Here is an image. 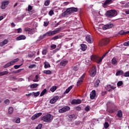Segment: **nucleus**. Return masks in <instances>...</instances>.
Listing matches in <instances>:
<instances>
[{
  "instance_id": "f257e3e1",
  "label": "nucleus",
  "mask_w": 129,
  "mask_h": 129,
  "mask_svg": "<svg viewBox=\"0 0 129 129\" xmlns=\"http://www.w3.org/2000/svg\"><path fill=\"white\" fill-rule=\"evenodd\" d=\"M78 11V9L77 8L72 7L70 8H68L67 10L62 13L61 14L62 17L65 18V17H68L70 15L73 14V13H76V12Z\"/></svg>"
},
{
  "instance_id": "f03ea898",
  "label": "nucleus",
  "mask_w": 129,
  "mask_h": 129,
  "mask_svg": "<svg viewBox=\"0 0 129 129\" xmlns=\"http://www.w3.org/2000/svg\"><path fill=\"white\" fill-rule=\"evenodd\" d=\"M106 16L109 17V18H113V17H116L117 16V12L114 10H109L106 12Z\"/></svg>"
},
{
  "instance_id": "7ed1b4c3",
  "label": "nucleus",
  "mask_w": 129,
  "mask_h": 129,
  "mask_svg": "<svg viewBox=\"0 0 129 129\" xmlns=\"http://www.w3.org/2000/svg\"><path fill=\"white\" fill-rule=\"evenodd\" d=\"M42 120L45 121V122H50V121H52L53 119V116L50 114H47L44 116H43L41 118Z\"/></svg>"
},
{
  "instance_id": "20e7f679",
  "label": "nucleus",
  "mask_w": 129,
  "mask_h": 129,
  "mask_svg": "<svg viewBox=\"0 0 129 129\" xmlns=\"http://www.w3.org/2000/svg\"><path fill=\"white\" fill-rule=\"evenodd\" d=\"M96 75V67L93 66L91 71L90 72V76L91 77H94Z\"/></svg>"
},
{
  "instance_id": "39448f33",
  "label": "nucleus",
  "mask_w": 129,
  "mask_h": 129,
  "mask_svg": "<svg viewBox=\"0 0 129 129\" xmlns=\"http://www.w3.org/2000/svg\"><path fill=\"white\" fill-rule=\"evenodd\" d=\"M86 74H84L79 79V80L77 82V86H79L81 84H82L83 82V80H84V78H85Z\"/></svg>"
},
{
  "instance_id": "423d86ee",
  "label": "nucleus",
  "mask_w": 129,
  "mask_h": 129,
  "mask_svg": "<svg viewBox=\"0 0 129 129\" xmlns=\"http://www.w3.org/2000/svg\"><path fill=\"white\" fill-rule=\"evenodd\" d=\"M109 39L104 38L99 42V46H103V45H106V44H107V43H109Z\"/></svg>"
},
{
  "instance_id": "0eeeda50",
  "label": "nucleus",
  "mask_w": 129,
  "mask_h": 129,
  "mask_svg": "<svg viewBox=\"0 0 129 129\" xmlns=\"http://www.w3.org/2000/svg\"><path fill=\"white\" fill-rule=\"evenodd\" d=\"M70 110V107H69V106H67L59 109L58 111L59 113H63V112H66V111H68V110Z\"/></svg>"
},
{
  "instance_id": "6e6552de",
  "label": "nucleus",
  "mask_w": 129,
  "mask_h": 129,
  "mask_svg": "<svg viewBox=\"0 0 129 129\" xmlns=\"http://www.w3.org/2000/svg\"><path fill=\"white\" fill-rule=\"evenodd\" d=\"M10 4V2L9 1H4L2 3V5L1 6V9L2 10H5L6 8H7V6L8 5Z\"/></svg>"
},
{
  "instance_id": "1a4fd4ad",
  "label": "nucleus",
  "mask_w": 129,
  "mask_h": 129,
  "mask_svg": "<svg viewBox=\"0 0 129 129\" xmlns=\"http://www.w3.org/2000/svg\"><path fill=\"white\" fill-rule=\"evenodd\" d=\"M58 99H59V96H54L50 100V103L51 104H54V103H55V102H56Z\"/></svg>"
},
{
  "instance_id": "9d476101",
  "label": "nucleus",
  "mask_w": 129,
  "mask_h": 129,
  "mask_svg": "<svg viewBox=\"0 0 129 129\" xmlns=\"http://www.w3.org/2000/svg\"><path fill=\"white\" fill-rule=\"evenodd\" d=\"M113 27V24H109L104 25L102 27L103 30H107V29H111Z\"/></svg>"
},
{
  "instance_id": "9b49d317",
  "label": "nucleus",
  "mask_w": 129,
  "mask_h": 129,
  "mask_svg": "<svg viewBox=\"0 0 129 129\" xmlns=\"http://www.w3.org/2000/svg\"><path fill=\"white\" fill-rule=\"evenodd\" d=\"M86 41L88 42V43H89L90 44H91L92 42H93V39H92V37L90 36L89 35H87L86 37Z\"/></svg>"
},
{
  "instance_id": "f8f14e48",
  "label": "nucleus",
  "mask_w": 129,
  "mask_h": 129,
  "mask_svg": "<svg viewBox=\"0 0 129 129\" xmlns=\"http://www.w3.org/2000/svg\"><path fill=\"white\" fill-rule=\"evenodd\" d=\"M95 96H96V92L95 90H93L90 94V97L91 99H94Z\"/></svg>"
},
{
  "instance_id": "ddd939ff",
  "label": "nucleus",
  "mask_w": 129,
  "mask_h": 129,
  "mask_svg": "<svg viewBox=\"0 0 129 129\" xmlns=\"http://www.w3.org/2000/svg\"><path fill=\"white\" fill-rule=\"evenodd\" d=\"M15 61L14 60H11L10 62L7 63L4 66V68H8V67H10V66H12V65H14L15 64Z\"/></svg>"
},
{
  "instance_id": "4468645a",
  "label": "nucleus",
  "mask_w": 129,
  "mask_h": 129,
  "mask_svg": "<svg viewBox=\"0 0 129 129\" xmlns=\"http://www.w3.org/2000/svg\"><path fill=\"white\" fill-rule=\"evenodd\" d=\"M105 89L108 90L109 92H110L112 89H114V87L111 86L110 85H108L105 87Z\"/></svg>"
},
{
  "instance_id": "2eb2a0df",
  "label": "nucleus",
  "mask_w": 129,
  "mask_h": 129,
  "mask_svg": "<svg viewBox=\"0 0 129 129\" xmlns=\"http://www.w3.org/2000/svg\"><path fill=\"white\" fill-rule=\"evenodd\" d=\"M82 101L80 99L73 100L71 102L72 104H80Z\"/></svg>"
},
{
  "instance_id": "dca6fc26",
  "label": "nucleus",
  "mask_w": 129,
  "mask_h": 129,
  "mask_svg": "<svg viewBox=\"0 0 129 129\" xmlns=\"http://www.w3.org/2000/svg\"><path fill=\"white\" fill-rule=\"evenodd\" d=\"M16 39V41H21V40H26V36H24V35H21L19 36H18Z\"/></svg>"
},
{
  "instance_id": "f3484780",
  "label": "nucleus",
  "mask_w": 129,
  "mask_h": 129,
  "mask_svg": "<svg viewBox=\"0 0 129 129\" xmlns=\"http://www.w3.org/2000/svg\"><path fill=\"white\" fill-rule=\"evenodd\" d=\"M9 43V40L5 39L3 42H0V47H4L5 45H7Z\"/></svg>"
},
{
  "instance_id": "a211bd4d",
  "label": "nucleus",
  "mask_w": 129,
  "mask_h": 129,
  "mask_svg": "<svg viewBox=\"0 0 129 129\" xmlns=\"http://www.w3.org/2000/svg\"><path fill=\"white\" fill-rule=\"evenodd\" d=\"M68 63V60H62L60 62V66L65 67L66 66V65H67Z\"/></svg>"
},
{
  "instance_id": "6ab92c4d",
  "label": "nucleus",
  "mask_w": 129,
  "mask_h": 129,
  "mask_svg": "<svg viewBox=\"0 0 129 129\" xmlns=\"http://www.w3.org/2000/svg\"><path fill=\"white\" fill-rule=\"evenodd\" d=\"M45 34L47 37H50L51 36H54V35H55V32H54V31H49L46 32Z\"/></svg>"
},
{
  "instance_id": "aec40b11",
  "label": "nucleus",
  "mask_w": 129,
  "mask_h": 129,
  "mask_svg": "<svg viewBox=\"0 0 129 129\" xmlns=\"http://www.w3.org/2000/svg\"><path fill=\"white\" fill-rule=\"evenodd\" d=\"M111 63L114 66H116L117 65V60L115 57H113L111 60Z\"/></svg>"
},
{
  "instance_id": "412c9836",
  "label": "nucleus",
  "mask_w": 129,
  "mask_h": 129,
  "mask_svg": "<svg viewBox=\"0 0 129 129\" xmlns=\"http://www.w3.org/2000/svg\"><path fill=\"white\" fill-rule=\"evenodd\" d=\"M99 57L96 55H92L91 56V59L92 60V61H94L95 62H96V61H98Z\"/></svg>"
},
{
  "instance_id": "4be33fe9",
  "label": "nucleus",
  "mask_w": 129,
  "mask_h": 129,
  "mask_svg": "<svg viewBox=\"0 0 129 129\" xmlns=\"http://www.w3.org/2000/svg\"><path fill=\"white\" fill-rule=\"evenodd\" d=\"M124 74V72H123L122 70L117 71L116 73V76H119L120 75H123Z\"/></svg>"
},
{
  "instance_id": "5701e85b",
  "label": "nucleus",
  "mask_w": 129,
  "mask_h": 129,
  "mask_svg": "<svg viewBox=\"0 0 129 129\" xmlns=\"http://www.w3.org/2000/svg\"><path fill=\"white\" fill-rule=\"evenodd\" d=\"M42 115V112L37 113L33 115V119H36Z\"/></svg>"
},
{
  "instance_id": "b1692460",
  "label": "nucleus",
  "mask_w": 129,
  "mask_h": 129,
  "mask_svg": "<svg viewBox=\"0 0 129 129\" xmlns=\"http://www.w3.org/2000/svg\"><path fill=\"white\" fill-rule=\"evenodd\" d=\"M24 31L25 32H28V34H30V35H32V29L31 28H25L24 29Z\"/></svg>"
},
{
  "instance_id": "393cba45",
  "label": "nucleus",
  "mask_w": 129,
  "mask_h": 129,
  "mask_svg": "<svg viewBox=\"0 0 129 129\" xmlns=\"http://www.w3.org/2000/svg\"><path fill=\"white\" fill-rule=\"evenodd\" d=\"M73 88V86H70L68 89H66V90L64 92V94H66L67 93H69L70 92V90H71Z\"/></svg>"
},
{
  "instance_id": "a878e982",
  "label": "nucleus",
  "mask_w": 129,
  "mask_h": 129,
  "mask_svg": "<svg viewBox=\"0 0 129 129\" xmlns=\"http://www.w3.org/2000/svg\"><path fill=\"white\" fill-rule=\"evenodd\" d=\"M81 49L82 51H85L87 49V46L85 44H81Z\"/></svg>"
},
{
  "instance_id": "bb28decb",
  "label": "nucleus",
  "mask_w": 129,
  "mask_h": 129,
  "mask_svg": "<svg viewBox=\"0 0 129 129\" xmlns=\"http://www.w3.org/2000/svg\"><path fill=\"white\" fill-rule=\"evenodd\" d=\"M8 74H9V72H8V71L0 72V77L2 76H4V75H8Z\"/></svg>"
},
{
  "instance_id": "cd10ccee",
  "label": "nucleus",
  "mask_w": 129,
  "mask_h": 129,
  "mask_svg": "<svg viewBox=\"0 0 129 129\" xmlns=\"http://www.w3.org/2000/svg\"><path fill=\"white\" fill-rule=\"evenodd\" d=\"M100 83V80L99 79L96 80V82L94 83L95 87H98L99 86V84Z\"/></svg>"
},
{
  "instance_id": "c85d7f7f",
  "label": "nucleus",
  "mask_w": 129,
  "mask_h": 129,
  "mask_svg": "<svg viewBox=\"0 0 129 129\" xmlns=\"http://www.w3.org/2000/svg\"><path fill=\"white\" fill-rule=\"evenodd\" d=\"M118 34L119 35H126L127 34H129V31H126V32H125L123 30H121L119 33Z\"/></svg>"
},
{
  "instance_id": "c756f323",
  "label": "nucleus",
  "mask_w": 129,
  "mask_h": 129,
  "mask_svg": "<svg viewBox=\"0 0 129 129\" xmlns=\"http://www.w3.org/2000/svg\"><path fill=\"white\" fill-rule=\"evenodd\" d=\"M44 68L47 69V68H50L51 67V66L49 64V63L47 61H45L44 62Z\"/></svg>"
},
{
  "instance_id": "7c9ffc66",
  "label": "nucleus",
  "mask_w": 129,
  "mask_h": 129,
  "mask_svg": "<svg viewBox=\"0 0 129 129\" xmlns=\"http://www.w3.org/2000/svg\"><path fill=\"white\" fill-rule=\"evenodd\" d=\"M112 3V1L111 0H106L104 3V6H106L107 5H110Z\"/></svg>"
},
{
  "instance_id": "2f4dec72",
  "label": "nucleus",
  "mask_w": 129,
  "mask_h": 129,
  "mask_svg": "<svg viewBox=\"0 0 129 129\" xmlns=\"http://www.w3.org/2000/svg\"><path fill=\"white\" fill-rule=\"evenodd\" d=\"M69 118H70V119H71L72 120V119H76L77 117L76 116H75V114H73L71 115H70L69 116Z\"/></svg>"
},
{
  "instance_id": "473e14b6",
  "label": "nucleus",
  "mask_w": 129,
  "mask_h": 129,
  "mask_svg": "<svg viewBox=\"0 0 129 129\" xmlns=\"http://www.w3.org/2000/svg\"><path fill=\"white\" fill-rule=\"evenodd\" d=\"M116 115L117 116H118V117H122V112L121 111V110L118 111Z\"/></svg>"
},
{
  "instance_id": "72a5a7b5",
  "label": "nucleus",
  "mask_w": 129,
  "mask_h": 129,
  "mask_svg": "<svg viewBox=\"0 0 129 129\" xmlns=\"http://www.w3.org/2000/svg\"><path fill=\"white\" fill-rule=\"evenodd\" d=\"M8 111L9 114H12L14 112V108H13V107H10Z\"/></svg>"
},
{
  "instance_id": "f704fd0d",
  "label": "nucleus",
  "mask_w": 129,
  "mask_h": 129,
  "mask_svg": "<svg viewBox=\"0 0 129 129\" xmlns=\"http://www.w3.org/2000/svg\"><path fill=\"white\" fill-rule=\"evenodd\" d=\"M61 30H62V27L57 28L55 30H53L55 35H56V34H58V33H59Z\"/></svg>"
},
{
  "instance_id": "c9c22d12",
  "label": "nucleus",
  "mask_w": 129,
  "mask_h": 129,
  "mask_svg": "<svg viewBox=\"0 0 129 129\" xmlns=\"http://www.w3.org/2000/svg\"><path fill=\"white\" fill-rule=\"evenodd\" d=\"M43 73H44V74H47V75H51V74H52V72L50 70H45L44 71Z\"/></svg>"
},
{
  "instance_id": "e433bc0d",
  "label": "nucleus",
  "mask_w": 129,
  "mask_h": 129,
  "mask_svg": "<svg viewBox=\"0 0 129 129\" xmlns=\"http://www.w3.org/2000/svg\"><path fill=\"white\" fill-rule=\"evenodd\" d=\"M57 89V86H52L50 89V90L51 92H54Z\"/></svg>"
},
{
  "instance_id": "4c0bfd02",
  "label": "nucleus",
  "mask_w": 129,
  "mask_h": 129,
  "mask_svg": "<svg viewBox=\"0 0 129 129\" xmlns=\"http://www.w3.org/2000/svg\"><path fill=\"white\" fill-rule=\"evenodd\" d=\"M46 91H47V90L46 89H44L41 93L40 96H43V95H44L45 93H46Z\"/></svg>"
},
{
  "instance_id": "58836bf2",
  "label": "nucleus",
  "mask_w": 129,
  "mask_h": 129,
  "mask_svg": "<svg viewBox=\"0 0 129 129\" xmlns=\"http://www.w3.org/2000/svg\"><path fill=\"white\" fill-rule=\"evenodd\" d=\"M34 82H38L39 81V76L36 75L35 76V79L33 80Z\"/></svg>"
},
{
  "instance_id": "ea45409f",
  "label": "nucleus",
  "mask_w": 129,
  "mask_h": 129,
  "mask_svg": "<svg viewBox=\"0 0 129 129\" xmlns=\"http://www.w3.org/2000/svg\"><path fill=\"white\" fill-rule=\"evenodd\" d=\"M33 94L35 97H37V96H39V95H40V92H37L36 93L33 92Z\"/></svg>"
},
{
  "instance_id": "a19ab883",
  "label": "nucleus",
  "mask_w": 129,
  "mask_h": 129,
  "mask_svg": "<svg viewBox=\"0 0 129 129\" xmlns=\"http://www.w3.org/2000/svg\"><path fill=\"white\" fill-rule=\"evenodd\" d=\"M105 128H108V127L109 126V124H108V122H105L104 124Z\"/></svg>"
},
{
  "instance_id": "79ce46f5",
  "label": "nucleus",
  "mask_w": 129,
  "mask_h": 129,
  "mask_svg": "<svg viewBox=\"0 0 129 129\" xmlns=\"http://www.w3.org/2000/svg\"><path fill=\"white\" fill-rule=\"evenodd\" d=\"M85 62H86V64H87V65H88V64L90 63V59L88 58H86L85 59Z\"/></svg>"
},
{
  "instance_id": "37998d69",
  "label": "nucleus",
  "mask_w": 129,
  "mask_h": 129,
  "mask_svg": "<svg viewBox=\"0 0 129 129\" xmlns=\"http://www.w3.org/2000/svg\"><path fill=\"white\" fill-rule=\"evenodd\" d=\"M4 103L6 104L7 105H9L10 104V100L6 99L4 101Z\"/></svg>"
},
{
  "instance_id": "c03bdc74",
  "label": "nucleus",
  "mask_w": 129,
  "mask_h": 129,
  "mask_svg": "<svg viewBox=\"0 0 129 129\" xmlns=\"http://www.w3.org/2000/svg\"><path fill=\"white\" fill-rule=\"evenodd\" d=\"M22 65H23V63L20 65H15L14 66V68H15V69H19V68H20Z\"/></svg>"
},
{
  "instance_id": "a18cd8bd",
  "label": "nucleus",
  "mask_w": 129,
  "mask_h": 129,
  "mask_svg": "<svg viewBox=\"0 0 129 129\" xmlns=\"http://www.w3.org/2000/svg\"><path fill=\"white\" fill-rule=\"evenodd\" d=\"M103 59V58H102V57L100 58H99V57L98 60H97L96 62H97L98 64H100L101 63Z\"/></svg>"
},
{
  "instance_id": "49530a36",
  "label": "nucleus",
  "mask_w": 129,
  "mask_h": 129,
  "mask_svg": "<svg viewBox=\"0 0 129 129\" xmlns=\"http://www.w3.org/2000/svg\"><path fill=\"white\" fill-rule=\"evenodd\" d=\"M50 5V1L47 0L44 3V5L46 6V7H47V6H49Z\"/></svg>"
},
{
  "instance_id": "de8ad7c7",
  "label": "nucleus",
  "mask_w": 129,
  "mask_h": 129,
  "mask_svg": "<svg viewBox=\"0 0 129 129\" xmlns=\"http://www.w3.org/2000/svg\"><path fill=\"white\" fill-rule=\"evenodd\" d=\"M78 69H79L78 66H76L73 68V70H74V71H77Z\"/></svg>"
},
{
  "instance_id": "09e8293b",
  "label": "nucleus",
  "mask_w": 129,
  "mask_h": 129,
  "mask_svg": "<svg viewBox=\"0 0 129 129\" xmlns=\"http://www.w3.org/2000/svg\"><path fill=\"white\" fill-rule=\"evenodd\" d=\"M18 34H20L23 32L22 28H19L17 29Z\"/></svg>"
},
{
  "instance_id": "8fccbe9b",
  "label": "nucleus",
  "mask_w": 129,
  "mask_h": 129,
  "mask_svg": "<svg viewBox=\"0 0 129 129\" xmlns=\"http://www.w3.org/2000/svg\"><path fill=\"white\" fill-rule=\"evenodd\" d=\"M124 77H129V71H128L124 74Z\"/></svg>"
},
{
  "instance_id": "3c124183",
  "label": "nucleus",
  "mask_w": 129,
  "mask_h": 129,
  "mask_svg": "<svg viewBox=\"0 0 129 129\" xmlns=\"http://www.w3.org/2000/svg\"><path fill=\"white\" fill-rule=\"evenodd\" d=\"M46 36H47V35L45 33V34H43V35H41L39 37V39L42 40V39H44V38H45V37H46Z\"/></svg>"
},
{
  "instance_id": "603ef678",
  "label": "nucleus",
  "mask_w": 129,
  "mask_h": 129,
  "mask_svg": "<svg viewBox=\"0 0 129 129\" xmlns=\"http://www.w3.org/2000/svg\"><path fill=\"white\" fill-rule=\"evenodd\" d=\"M42 126H43V125H42V124H38V125L36 127V129H41V128H42Z\"/></svg>"
},
{
  "instance_id": "864d4df0",
  "label": "nucleus",
  "mask_w": 129,
  "mask_h": 129,
  "mask_svg": "<svg viewBox=\"0 0 129 129\" xmlns=\"http://www.w3.org/2000/svg\"><path fill=\"white\" fill-rule=\"evenodd\" d=\"M16 123H20V122H21V118H18L16 121H15Z\"/></svg>"
},
{
  "instance_id": "5fc2aeb1",
  "label": "nucleus",
  "mask_w": 129,
  "mask_h": 129,
  "mask_svg": "<svg viewBox=\"0 0 129 129\" xmlns=\"http://www.w3.org/2000/svg\"><path fill=\"white\" fill-rule=\"evenodd\" d=\"M122 81H119L117 84V86L118 87H120V86H121V85L122 84Z\"/></svg>"
},
{
  "instance_id": "6e6d98bb",
  "label": "nucleus",
  "mask_w": 129,
  "mask_h": 129,
  "mask_svg": "<svg viewBox=\"0 0 129 129\" xmlns=\"http://www.w3.org/2000/svg\"><path fill=\"white\" fill-rule=\"evenodd\" d=\"M50 47H51V49H56V46L55 44H51Z\"/></svg>"
},
{
  "instance_id": "4d7b16f0",
  "label": "nucleus",
  "mask_w": 129,
  "mask_h": 129,
  "mask_svg": "<svg viewBox=\"0 0 129 129\" xmlns=\"http://www.w3.org/2000/svg\"><path fill=\"white\" fill-rule=\"evenodd\" d=\"M48 25H49V22H48V21L44 22V26L45 27H47V26H48Z\"/></svg>"
},
{
  "instance_id": "13d9d810",
  "label": "nucleus",
  "mask_w": 129,
  "mask_h": 129,
  "mask_svg": "<svg viewBox=\"0 0 129 129\" xmlns=\"http://www.w3.org/2000/svg\"><path fill=\"white\" fill-rule=\"evenodd\" d=\"M90 108V107H89V106H87L85 107V109L86 111H89Z\"/></svg>"
},
{
  "instance_id": "bf43d9fd",
  "label": "nucleus",
  "mask_w": 129,
  "mask_h": 129,
  "mask_svg": "<svg viewBox=\"0 0 129 129\" xmlns=\"http://www.w3.org/2000/svg\"><path fill=\"white\" fill-rule=\"evenodd\" d=\"M47 54V49H44L42 50V54L46 55Z\"/></svg>"
},
{
  "instance_id": "052dcab7",
  "label": "nucleus",
  "mask_w": 129,
  "mask_h": 129,
  "mask_svg": "<svg viewBox=\"0 0 129 129\" xmlns=\"http://www.w3.org/2000/svg\"><path fill=\"white\" fill-rule=\"evenodd\" d=\"M28 81H32L33 80V76H31L28 78Z\"/></svg>"
},
{
  "instance_id": "680f3d73",
  "label": "nucleus",
  "mask_w": 129,
  "mask_h": 129,
  "mask_svg": "<svg viewBox=\"0 0 129 129\" xmlns=\"http://www.w3.org/2000/svg\"><path fill=\"white\" fill-rule=\"evenodd\" d=\"M38 85L39 84H33V88H36V87H38Z\"/></svg>"
},
{
  "instance_id": "e2e57ef3",
  "label": "nucleus",
  "mask_w": 129,
  "mask_h": 129,
  "mask_svg": "<svg viewBox=\"0 0 129 129\" xmlns=\"http://www.w3.org/2000/svg\"><path fill=\"white\" fill-rule=\"evenodd\" d=\"M49 16H52V15H54V11L51 10V11L49 12Z\"/></svg>"
},
{
  "instance_id": "0e129e2a",
  "label": "nucleus",
  "mask_w": 129,
  "mask_h": 129,
  "mask_svg": "<svg viewBox=\"0 0 129 129\" xmlns=\"http://www.w3.org/2000/svg\"><path fill=\"white\" fill-rule=\"evenodd\" d=\"M124 46H129V41L123 43Z\"/></svg>"
},
{
  "instance_id": "69168bd1",
  "label": "nucleus",
  "mask_w": 129,
  "mask_h": 129,
  "mask_svg": "<svg viewBox=\"0 0 129 129\" xmlns=\"http://www.w3.org/2000/svg\"><path fill=\"white\" fill-rule=\"evenodd\" d=\"M57 39H59L58 36H54L53 37H52V40H57Z\"/></svg>"
},
{
  "instance_id": "338daca9",
  "label": "nucleus",
  "mask_w": 129,
  "mask_h": 129,
  "mask_svg": "<svg viewBox=\"0 0 129 129\" xmlns=\"http://www.w3.org/2000/svg\"><path fill=\"white\" fill-rule=\"evenodd\" d=\"M32 9H33V8L32 7V6H28V12H30V11H32Z\"/></svg>"
},
{
  "instance_id": "774afa93",
  "label": "nucleus",
  "mask_w": 129,
  "mask_h": 129,
  "mask_svg": "<svg viewBox=\"0 0 129 129\" xmlns=\"http://www.w3.org/2000/svg\"><path fill=\"white\" fill-rule=\"evenodd\" d=\"M76 110H78L79 111L81 110V107L78 106L76 108Z\"/></svg>"
}]
</instances>
